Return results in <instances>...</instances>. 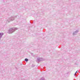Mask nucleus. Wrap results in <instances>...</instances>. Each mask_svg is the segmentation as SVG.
<instances>
[{"instance_id": "obj_1", "label": "nucleus", "mask_w": 80, "mask_h": 80, "mask_svg": "<svg viewBox=\"0 0 80 80\" xmlns=\"http://www.w3.org/2000/svg\"><path fill=\"white\" fill-rule=\"evenodd\" d=\"M15 18H17V16H12L7 20L6 23H9V22H10L11 21H13V20H15Z\"/></svg>"}, {"instance_id": "obj_2", "label": "nucleus", "mask_w": 80, "mask_h": 80, "mask_svg": "<svg viewBox=\"0 0 80 80\" xmlns=\"http://www.w3.org/2000/svg\"><path fill=\"white\" fill-rule=\"evenodd\" d=\"M16 30H17V28H11L9 30L8 33H12L14 32Z\"/></svg>"}, {"instance_id": "obj_3", "label": "nucleus", "mask_w": 80, "mask_h": 80, "mask_svg": "<svg viewBox=\"0 0 80 80\" xmlns=\"http://www.w3.org/2000/svg\"><path fill=\"white\" fill-rule=\"evenodd\" d=\"M78 32V30H76V31L74 32L73 33V35H77V33Z\"/></svg>"}, {"instance_id": "obj_4", "label": "nucleus", "mask_w": 80, "mask_h": 80, "mask_svg": "<svg viewBox=\"0 0 80 80\" xmlns=\"http://www.w3.org/2000/svg\"><path fill=\"white\" fill-rule=\"evenodd\" d=\"M37 61L38 62H40V61H42V58H37Z\"/></svg>"}, {"instance_id": "obj_5", "label": "nucleus", "mask_w": 80, "mask_h": 80, "mask_svg": "<svg viewBox=\"0 0 80 80\" xmlns=\"http://www.w3.org/2000/svg\"><path fill=\"white\" fill-rule=\"evenodd\" d=\"M4 34L3 32H0V39L2 38V36Z\"/></svg>"}, {"instance_id": "obj_6", "label": "nucleus", "mask_w": 80, "mask_h": 80, "mask_svg": "<svg viewBox=\"0 0 80 80\" xmlns=\"http://www.w3.org/2000/svg\"><path fill=\"white\" fill-rule=\"evenodd\" d=\"M39 80H47L45 79V78H41Z\"/></svg>"}, {"instance_id": "obj_7", "label": "nucleus", "mask_w": 80, "mask_h": 80, "mask_svg": "<svg viewBox=\"0 0 80 80\" xmlns=\"http://www.w3.org/2000/svg\"><path fill=\"white\" fill-rule=\"evenodd\" d=\"M25 62H28V59L27 58H25Z\"/></svg>"}, {"instance_id": "obj_8", "label": "nucleus", "mask_w": 80, "mask_h": 80, "mask_svg": "<svg viewBox=\"0 0 80 80\" xmlns=\"http://www.w3.org/2000/svg\"><path fill=\"white\" fill-rule=\"evenodd\" d=\"M35 67V65H34V64H32V67Z\"/></svg>"}, {"instance_id": "obj_9", "label": "nucleus", "mask_w": 80, "mask_h": 80, "mask_svg": "<svg viewBox=\"0 0 80 80\" xmlns=\"http://www.w3.org/2000/svg\"><path fill=\"white\" fill-rule=\"evenodd\" d=\"M77 72H78V71H77L74 74V76H75V74H76V73H77Z\"/></svg>"}]
</instances>
